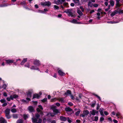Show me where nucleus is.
<instances>
[{"mask_svg": "<svg viewBox=\"0 0 123 123\" xmlns=\"http://www.w3.org/2000/svg\"><path fill=\"white\" fill-rule=\"evenodd\" d=\"M72 11L73 10L72 9H68L64 11L63 12L68 14V15L69 16L74 17V15L72 13Z\"/></svg>", "mask_w": 123, "mask_h": 123, "instance_id": "f257e3e1", "label": "nucleus"}, {"mask_svg": "<svg viewBox=\"0 0 123 123\" xmlns=\"http://www.w3.org/2000/svg\"><path fill=\"white\" fill-rule=\"evenodd\" d=\"M40 116V115L38 114H35V117L36 118L33 117L32 118L33 122L34 123L37 122V121L38 117H39Z\"/></svg>", "mask_w": 123, "mask_h": 123, "instance_id": "f03ea898", "label": "nucleus"}, {"mask_svg": "<svg viewBox=\"0 0 123 123\" xmlns=\"http://www.w3.org/2000/svg\"><path fill=\"white\" fill-rule=\"evenodd\" d=\"M42 5L45 6H49L51 5V3L49 1H46L45 2L41 3Z\"/></svg>", "mask_w": 123, "mask_h": 123, "instance_id": "7ed1b4c3", "label": "nucleus"}, {"mask_svg": "<svg viewBox=\"0 0 123 123\" xmlns=\"http://www.w3.org/2000/svg\"><path fill=\"white\" fill-rule=\"evenodd\" d=\"M56 106H52L51 107V109H52L53 112L55 113V115L59 113L58 110L56 109Z\"/></svg>", "mask_w": 123, "mask_h": 123, "instance_id": "20e7f679", "label": "nucleus"}, {"mask_svg": "<svg viewBox=\"0 0 123 123\" xmlns=\"http://www.w3.org/2000/svg\"><path fill=\"white\" fill-rule=\"evenodd\" d=\"M40 95H39L38 94H35L33 96V98H38L42 94V93L41 92L39 93Z\"/></svg>", "mask_w": 123, "mask_h": 123, "instance_id": "39448f33", "label": "nucleus"}, {"mask_svg": "<svg viewBox=\"0 0 123 123\" xmlns=\"http://www.w3.org/2000/svg\"><path fill=\"white\" fill-rule=\"evenodd\" d=\"M54 3L57 5H59L62 4V2H61V0H57L56 1H54Z\"/></svg>", "mask_w": 123, "mask_h": 123, "instance_id": "423d86ee", "label": "nucleus"}, {"mask_svg": "<svg viewBox=\"0 0 123 123\" xmlns=\"http://www.w3.org/2000/svg\"><path fill=\"white\" fill-rule=\"evenodd\" d=\"M6 62L7 64H9L11 63H12L14 61V60H6Z\"/></svg>", "mask_w": 123, "mask_h": 123, "instance_id": "0eeeda50", "label": "nucleus"}, {"mask_svg": "<svg viewBox=\"0 0 123 123\" xmlns=\"http://www.w3.org/2000/svg\"><path fill=\"white\" fill-rule=\"evenodd\" d=\"M70 22L71 23L74 24H80L81 23L80 22H78L77 20L74 19H73L72 20L70 21Z\"/></svg>", "mask_w": 123, "mask_h": 123, "instance_id": "6e6552de", "label": "nucleus"}, {"mask_svg": "<svg viewBox=\"0 0 123 123\" xmlns=\"http://www.w3.org/2000/svg\"><path fill=\"white\" fill-rule=\"evenodd\" d=\"M58 73L59 75L61 76H63L65 75V73H63L61 70H59L58 71Z\"/></svg>", "mask_w": 123, "mask_h": 123, "instance_id": "1a4fd4ad", "label": "nucleus"}, {"mask_svg": "<svg viewBox=\"0 0 123 123\" xmlns=\"http://www.w3.org/2000/svg\"><path fill=\"white\" fill-rule=\"evenodd\" d=\"M98 112V111L94 110L90 111L91 114L93 115H94L96 113H97Z\"/></svg>", "mask_w": 123, "mask_h": 123, "instance_id": "9d476101", "label": "nucleus"}, {"mask_svg": "<svg viewBox=\"0 0 123 123\" xmlns=\"http://www.w3.org/2000/svg\"><path fill=\"white\" fill-rule=\"evenodd\" d=\"M29 111L30 112H32L34 111V109L33 107L31 106H29L28 108Z\"/></svg>", "mask_w": 123, "mask_h": 123, "instance_id": "9b49d317", "label": "nucleus"}, {"mask_svg": "<svg viewBox=\"0 0 123 123\" xmlns=\"http://www.w3.org/2000/svg\"><path fill=\"white\" fill-rule=\"evenodd\" d=\"M0 121L1 123H6V120L2 117L1 118Z\"/></svg>", "mask_w": 123, "mask_h": 123, "instance_id": "f8f14e48", "label": "nucleus"}, {"mask_svg": "<svg viewBox=\"0 0 123 123\" xmlns=\"http://www.w3.org/2000/svg\"><path fill=\"white\" fill-rule=\"evenodd\" d=\"M18 96L16 94H14L13 95H11V99L12 100L14 98H16L17 97H18Z\"/></svg>", "mask_w": 123, "mask_h": 123, "instance_id": "ddd939ff", "label": "nucleus"}, {"mask_svg": "<svg viewBox=\"0 0 123 123\" xmlns=\"http://www.w3.org/2000/svg\"><path fill=\"white\" fill-rule=\"evenodd\" d=\"M60 119L61 120L64 121H66L67 120V118L63 116L61 117Z\"/></svg>", "mask_w": 123, "mask_h": 123, "instance_id": "4468645a", "label": "nucleus"}, {"mask_svg": "<svg viewBox=\"0 0 123 123\" xmlns=\"http://www.w3.org/2000/svg\"><path fill=\"white\" fill-rule=\"evenodd\" d=\"M10 109L9 108L6 109L5 111L6 114H9L10 112Z\"/></svg>", "mask_w": 123, "mask_h": 123, "instance_id": "2eb2a0df", "label": "nucleus"}, {"mask_svg": "<svg viewBox=\"0 0 123 123\" xmlns=\"http://www.w3.org/2000/svg\"><path fill=\"white\" fill-rule=\"evenodd\" d=\"M34 64L36 65H39L40 64L39 61L38 60H35L34 62Z\"/></svg>", "mask_w": 123, "mask_h": 123, "instance_id": "dca6fc26", "label": "nucleus"}, {"mask_svg": "<svg viewBox=\"0 0 123 123\" xmlns=\"http://www.w3.org/2000/svg\"><path fill=\"white\" fill-rule=\"evenodd\" d=\"M71 94V92L69 90H68L67 91V92H66L65 94L67 95H70Z\"/></svg>", "mask_w": 123, "mask_h": 123, "instance_id": "f3484780", "label": "nucleus"}, {"mask_svg": "<svg viewBox=\"0 0 123 123\" xmlns=\"http://www.w3.org/2000/svg\"><path fill=\"white\" fill-rule=\"evenodd\" d=\"M120 0H116V6L118 7L121 6V5L119 4V1Z\"/></svg>", "mask_w": 123, "mask_h": 123, "instance_id": "a211bd4d", "label": "nucleus"}, {"mask_svg": "<svg viewBox=\"0 0 123 123\" xmlns=\"http://www.w3.org/2000/svg\"><path fill=\"white\" fill-rule=\"evenodd\" d=\"M55 115V114H54L53 113H49L47 115V116H48V117H53Z\"/></svg>", "mask_w": 123, "mask_h": 123, "instance_id": "6ab92c4d", "label": "nucleus"}, {"mask_svg": "<svg viewBox=\"0 0 123 123\" xmlns=\"http://www.w3.org/2000/svg\"><path fill=\"white\" fill-rule=\"evenodd\" d=\"M27 58L24 59L21 62V65H23L27 61Z\"/></svg>", "mask_w": 123, "mask_h": 123, "instance_id": "aec40b11", "label": "nucleus"}, {"mask_svg": "<svg viewBox=\"0 0 123 123\" xmlns=\"http://www.w3.org/2000/svg\"><path fill=\"white\" fill-rule=\"evenodd\" d=\"M83 113L86 116L89 113V112L87 110H86L84 111Z\"/></svg>", "mask_w": 123, "mask_h": 123, "instance_id": "412c9836", "label": "nucleus"}, {"mask_svg": "<svg viewBox=\"0 0 123 123\" xmlns=\"http://www.w3.org/2000/svg\"><path fill=\"white\" fill-rule=\"evenodd\" d=\"M11 111L13 113H14L16 112L17 111V110L14 108H12L11 109Z\"/></svg>", "mask_w": 123, "mask_h": 123, "instance_id": "4be33fe9", "label": "nucleus"}, {"mask_svg": "<svg viewBox=\"0 0 123 123\" xmlns=\"http://www.w3.org/2000/svg\"><path fill=\"white\" fill-rule=\"evenodd\" d=\"M65 110L66 111H72V109L69 107H66L65 109Z\"/></svg>", "mask_w": 123, "mask_h": 123, "instance_id": "5701e85b", "label": "nucleus"}, {"mask_svg": "<svg viewBox=\"0 0 123 123\" xmlns=\"http://www.w3.org/2000/svg\"><path fill=\"white\" fill-rule=\"evenodd\" d=\"M27 97L29 98L31 97V93L30 92H28L27 94Z\"/></svg>", "mask_w": 123, "mask_h": 123, "instance_id": "b1692460", "label": "nucleus"}, {"mask_svg": "<svg viewBox=\"0 0 123 123\" xmlns=\"http://www.w3.org/2000/svg\"><path fill=\"white\" fill-rule=\"evenodd\" d=\"M117 13V12L114 11L112 12L111 14V17H112L115 15Z\"/></svg>", "mask_w": 123, "mask_h": 123, "instance_id": "393cba45", "label": "nucleus"}, {"mask_svg": "<svg viewBox=\"0 0 123 123\" xmlns=\"http://www.w3.org/2000/svg\"><path fill=\"white\" fill-rule=\"evenodd\" d=\"M77 12L79 15L80 16L82 15L83 14L82 12L79 10H77Z\"/></svg>", "mask_w": 123, "mask_h": 123, "instance_id": "a878e982", "label": "nucleus"}, {"mask_svg": "<svg viewBox=\"0 0 123 123\" xmlns=\"http://www.w3.org/2000/svg\"><path fill=\"white\" fill-rule=\"evenodd\" d=\"M59 101L62 102H63L64 101V98H62L58 99Z\"/></svg>", "mask_w": 123, "mask_h": 123, "instance_id": "bb28decb", "label": "nucleus"}, {"mask_svg": "<svg viewBox=\"0 0 123 123\" xmlns=\"http://www.w3.org/2000/svg\"><path fill=\"white\" fill-rule=\"evenodd\" d=\"M29 117V115H25L24 116V118L25 120L28 117Z\"/></svg>", "mask_w": 123, "mask_h": 123, "instance_id": "cd10ccee", "label": "nucleus"}, {"mask_svg": "<svg viewBox=\"0 0 123 123\" xmlns=\"http://www.w3.org/2000/svg\"><path fill=\"white\" fill-rule=\"evenodd\" d=\"M110 4L111 6H113L114 5V2L113 1L111 0L110 1Z\"/></svg>", "mask_w": 123, "mask_h": 123, "instance_id": "c85d7f7f", "label": "nucleus"}, {"mask_svg": "<svg viewBox=\"0 0 123 123\" xmlns=\"http://www.w3.org/2000/svg\"><path fill=\"white\" fill-rule=\"evenodd\" d=\"M17 123H22L23 121L21 119H19L17 121Z\"/></svg>", "mask_w": 123, "mask_h": 123, "instance_id": "c756f323", "label": "nucleus"}, {"mask_svg": "<svg viewBox=\"0 0 123 123\" xmlns=\"http://www.w3.org/2000/svg\"><path fill=\"white\" fill-rule=\"evenodd\" d=\"M0 101L2 103H3L6 102V100L5 99H1L0 100Z\"/></svg>", "mask_w": 123, "mask_h": 123, "instance_id": "7c9ffc66", "label": "nucleus"}, {"mask_svg": "<svg viewBox=\"0 0 123 123\" xmlns=\"http://www.w3.org/2000/svg\"><path fill=\"white\" fill-rule=\"evenodd\" d=\"M13 117L14 118H17L18 117V116L17 114H14L13 115Z\"/></svg>", "mask_w": 123, "mask_h": 123, "instance_id": "2f4dec72", "label": "nucleus"}, {"mask_svg": "<svg viewBox=\"0 0 123 123\" xmlns=\"http://www.w3.org/2000/svg\"><path fill=\"white\" fill-rule=\"evenodd\" d=\"M80 111H79L76 112L75 113V115L77 116H78L80 113Z\"/></svg>", "mask_w": 123, "mask_h": 123, "instance_id": "473e14b6", "label": "nucleus"}, {"mask_svg": "<svg viewBox=\"0 0 123 123\" xmlns=\"http://www.w3.org/2000/svg\"><path fill=\"white\" fill-rule=\"evenodd\" d=\"M30 68L31 69H37V68L34 67L33 66H32Z\"/></svg>", "mask_w": 123, "mask_h": 123, "instance_id": "72a5a7b5", "label": "nucleus"}, {"mask_svg": "<svg viewBox=\"0 0 123 123\" xmlns=\"http://www.w3.org/2000/svg\"><path fill=\"white\" fill-rule=\"evenodd\" d=\"M88 6L91 7L92 6V2H89L88 3Z\"/></svg>", "mask_w": 123, "mask_h": 123, "instance_id": "f704fd0d", "label": "nucleus"}, {"mask_svg": "<svg viewBox=\"0 0 123 123\" xmlns=\"http://www.w3.org/2000/svg\"><path fill=\"white\" fill-rule=\"evenodd\" d=\"M116 116L118 117H119L121 116L120 113L119 112H117L116 114Z\"/></svg>", "mask_w": 123, "mask_h": 123, "instance_id": "c9c22d12", "label": "nucleus"}, {"mask_svg": "<svg viewBox=\"0 0 123 123\" xmlns=\"http://www.w3.org/2000/svg\"><path fill=\"white\" fill-rule=\"evenodd\" d=\"M42 122V120L40 118L39 119L38 122H36V123H41Z\"/></svg>", "mask_w": 123, "mask_h": 123, "instance_id": "e433bc0d", "label": "nucleus"}, {"mask_svg": "<svg viewBox=\"0 0 123 123\" xmlns=\"http://www.w3.org/2000/svg\"><path fill=\"white\" fill-rule=\"evenodd\" d=\"M99 112H100V114L101 115L103 116H104V115L103 113V112L102 111L101 109H100L99 110Z\"/></svg>", "mask_w": 123, "mask_h": 123, "instance_id": "4c0bfd02", "label": "nucleus"}, {"mask_svg": "<svg viewBox=\"0 0 123 123\" xmlns=\"http://www.w3.org/2000/svg\"><path fill=\"white\" fill-rule=\"evenodd\" d=\"M6 116L8 119H9L10 118V116L9 114H6Z\"/></svg>", "mask_w": 123, "mask_h": 123, "instance_id": "58836bf2", "label": "nucleus"}, {"mask_svg": "<svg viewBox=\"0 0 123 123\" xmlns=\"http://www.w3.org/2000/svg\"><path fill=\"white\" fill-rule=\"evenodd\" d=\"M7 86L6 85L4 84L3 85L2 88L4 89H5L6 88Z\"/></svg>", "mask_w": 123, "mask_h": 123, "instance_id": "ea45409f", "label": "nucleus"}, {"mask_svg": "<svg viewBox=\"0 0 123 123\" xmlns=\"http://www.w3.org/2000/svg\"><path fill=\"white\" fill-rule=\"evenodd\" d=\"M54 8L56 9H59V7L58 6L56 5L54 6Z\"/></svg>", "mask_w": 123, "mask_h": 123, "instance_id": "a19ab883", "label": "nucleus"}, {"mask_svg": "<svg viewBox=\"0 0 123 123\" xmlns=\"http://www.w3.org/2000/svg\"><path fill=\"white\" fill-rule=\"evenodd\" d=\"M66 118H67V120L68 121V122H70V123L72 121L68 117H67Z\"/></svg>", "mask_w": 123, "mask_h": 123, "instance_id": "79ce46f5", "label": "nucleus"}, {"mask_svg": "<svg viewBox=\"0 0 123 123\" xmlns=\"http://www.w3.org/2000/svg\"><path fill=\"white\" fill-rule=\"evenodd\" d=\"M80 8L81 10V11L82 12L84 11V9L83 8V6H80Z\"/></svg>", "mask_w": 123, "mask_h": 123, "instance_id": "37998d69", "label": "nucleus"}, {"mask_svg": "<svg viewBox=\"0 0 123 123\" xmlns=\"http://www.w3.org/2000/svg\"><path fill=\"white\" fill-rule=\"evenodd\" d=\"M47 98H44L42 100V101L43 102H44L47 101Z\"/></svg>", "mask_w": 123, "mask_h": 123, "instance_id": "c03bdc74", "label": "nucleus"}, {"mask_svg": "<svg viewBox=\"0 0 123 123\" xmlns=\"http://www.w3.org/2000/svg\"><path fill=\"white\" fill-rule=\"evenodd\" d=\"M110 6H108V8H107L105 9V11H107L110 9Z\"/></svg>", "mask_w": 123, "mask_h": 123, "instance_id": "a18cd8bd", "label": "nucleus"}, {"mask_svg": "<svg viewBox=\"0 0 123 123\" xmlns=\"http://www.w3.org/2000/svg\"><path fill=\"white\" fill-rule=\"evenodd\" d=\"M11 96H10L9 97H7L6 98V99L8 101H10L11 100Z\"/></svg>", "mask_w": 123, "mask_h": 123, "instance_id": "49530a36", "label": "nucleus"}, {"mask_svg": "<svg viewBox=\"0 0 123 123\" xmlns=\"http://www.w3.org/2000/svg\"><path fill=\"white\" fill-rule=\"evenodd\" d=\"M94 95L95 96H96L99 100H101V99L100 97L99 96H98L96 94H95Z\"/></svg>", "mask_w": 123, "mask_h": 123, "instance_id": "de8ad7c7", "label": "nucleus"}, {"mask_svg": "<svg viewBox=\"0 0 123 123\" xmlns=\"http://www.w3.org/2000/svg\"><path fill=\"white\" fill-rule=\"evenodd\" d=\"M64 5L65 6H66L67 7H68V4L67 3H64Z\"/></svg>", "mask_w": 123, "mask_h": 123, "instance_id": "09e8293b", "label": "nucleus"}, {"mask_svg": "<svg viewBox=\"0 0 123 123\" xmlns=\"http://www.w3.org/2000/svg\"><path fill=\"white\" fill-rule=\"evenodd\" d=\"M108 23H111V24H113V23H117V22H112V21H110L108 22Z\"/></svg>", "mask_w": 123, "mask_h": 123, "instance_id": "8fccbe9b", "label": "nucleus"}, {"mask_svg": "<svg viewBox=\"0 0 123 123\" xmlns=\"http://www.w3.org/2000/svg\"><path fill=\"white\" fill-rule=\"evenodd\" d=\"M98 117L97 116H95V117L94 121H97L98 120Z\"/></svg>", "mask_w": 123, "mask_h": 123, "instance_id": "3c124183", "label": "nucleus"}, {"mask_svg": "<svg viewBox=\"0 0 123 123\" xmlns=\"http://www.w3.org/2000/svg\"><path fill=\"white\" fill-rule=\"evenodd\" d=\"M3 95L5 97H7V94L6 92H4L3 93Z\"/></svg>", "mask_w": 123, "mask_h": 123, "instance_id": "603ef678", "label": "nucleus"}, {"mask_svg": "<svg viewBox=\"0 0 123 123\" xmlns=\"http://www.w3.org/2000/svg\"><path fill=\"white\" fill-rule=\"evenodd\" d=\"M7 105V104L5 102L2 105L4 107L6 106Z\"/></svg>", "mask_w": 123, "mask_h": 123, "instance_id": "864d4df0", "label": "nucleus"}, {"mask_svg": "<svg viewBox=\"0 0 123 123\" xmlns=\"http://www.w3.org/2000/svg\"><path fill=\"white\" fill-rule=\"evenodd\" d=\"M25 67H27L28 68H29L30 67L29 64V63H27L26 65H25Z\"/></svg>", "mask_w": 123, "mask_h": 123, "instance_id": "5fc2aeb1", "label": "nucleus"}, {"mask_svg": "<svg viewBox=\"0 0 123 123\" xmlns=\"http://www.w3.org/2000/svg\"><path fill=\"white\" fill-rule=\"evenodd\" d=\"M104 117H101V118H100V121H101H101H104Z\"/></svg>", "mask_w": 123, "mask_h": 123, "instance_id": "6e6d98bb", "label": "nucleus"}, {"mask_svg": "<svg viewBox=\"0 0 123 123\" xmlns=\"http://www.w3.org/2000/svg\"><path fill=\"white\" fill-rule=\"evenodd\" d=\"M79 99L81 98L82 97V95L81 94H80L79 95Z\"/></svg>", "mask_w": 123, "mask_h": 123, "instance_id": "4d7b16f0", "label": "nucleus"}, {"mask_svg": "<svg viewBox=\"0 0 123 123\" xmlns=\"http://www.w3.org/2000/svg\"><path fill=\"white\" fill-rule=\"evenodd\" d=\"M76 99L77 101H78V102H79L80 101V99H79L77 97H76Z\"/></svg>", "mask_w": 123, "mask_h": 123, "instance_id": "13d9d810", "label": "nucleus"}, {"mask_svg": "<svg viewBox=\"0 0 123 123\" xmlns=\"http://www.w3.org/2000/svg\"><path fill=\"white\" fill-rule=\"evenodd\" d=\"M56 100V98H54L51 99V102H53L55 101Z\"/></svg>", "mask_w": 123, "mask_h": 123, "instance_id": "bf43d9fd", "label": "nucleus"}, {"mask_svg": "<svg viewBox=\"0 0 123 123\" xmlns=\"http://www.w3.org/2000/svg\"><path fill=\"white\" fill-rule=\"evenodd\" d=\"M70 97L71 98V99H74V96H73L72 95H71V94H70Z\"/></svg>", "mask_w": 123, "mask_h": 123, "instance_id": "052dcab7", "label": "nucleus"}, {"mask_svg": "<svg viewBox=\"0 0 123 123\" xmlns=\"http://www.w3.org/2000/svg\"><path fill=\"white\" fill-rule=\"evenodd\" d=\"M104 113L106 115H107L108 114V112L106 111H105L104 112Z\"/></svg>", "mask_w": 123, "mask_h": 123, "instance_id": "680f3d73", "label": "nucleus"}, {"mask_svg": "<svg viewBox=\"0 0 123 123\" xmlns=\"http://www.w3.org/2000/svg\"><path fill=\"white\" fill-rule=\"evenodd\" d=\"M39 108L41 110L43 109V108L42 106L41 105H39L38 106Z\"/></svg>", "mask_w": 123, "mask_h": 123, "instance_id": "e2e57ef3", "label": "nucleus"}, {"mask_svg": "<svg viewBox=\"0 0 123 123\" xmlns=\"http://www.w3.org/2000/svg\"><path fill=\"white\" fill-rule=\"evenodd\" d=\"M94 12V11L93 10H92L90 12V14H91L92 13Z\"/></svg>", "mask_w": 123, "mask_h": 123, "instance_id": "0e129e2a", "label": "nucleus"}, {"mask_svg": "<svg viewBox=\"0 0 123 123\" xmlns=\"http://www.w3.org/2000/svg\"><path fill=\"white\" fill-rule=\"evenodd\" d=\"M56 106H59L60 105V103H56Z\"/></svg>", "mask_w": 123, "mask_h": 123, "instance_id": "69168bd1", "label": "nucleus"}, {"mask_svg": "<svg viewBox=\"0 0 123 123\" xmlns=\"http://www.w3.org/2000/svg\"><path fill=\"white\" fill-rule=\"evenodd\" d=\"M119 12L120 13H123V10H119Z\"/></svg>", "mask_w": 123, "mask_h": 123, "instance_id": "338daca9", "label": "nucleus"}, {"mask_svg": "<svg viewBox=\"0 0 123 123\" xmlns=\"http://www.w3.org/2000/svg\"><path fill=\"white\" fill-rule=\"evenodd\" d=\"M113 121L115 123H117L118 122L116 120H114Z\"/></svg>", "mask_w": 123, "mask_h": 123, "instance_id": "774afa93", "label": "nucleus"}]
</instances>
